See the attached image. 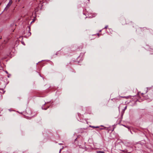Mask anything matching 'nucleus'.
I'll use <instances>...</instances> for the list:
<instances>
[{
  "label": "nucleus",
  "mask_w": 153,
  "mask_h": 153,
  "mask_svg": "<svg viewBox=\"0 0 153 153\" xmlns=\"http://www.w3.org/2000/svg\"><path fill=\"white\" fill-rule=\"evenodd\" d=\"M12 2H12V0H10L9 1L6 7L5 8L4 10H7L11 6L12 4Z\"/></svg>",
  "instance_id": "2"
},
{
  "label": "nucleus",
  "mask_w": 153,
  "mask_h": 153,
  "mask_svg": "<svg viewBox=\"0 0 153 153\" xmlns=\"http://www.w3.org/2000/svg\"><path fill=\"white\" fill-rule=\"evenodd\" d=\"M111 100H113L114 101H119L120 100V99L119 98H114L112 99H111Z\"/></svg>",
  "instance_id": "3"
},
{
  "label": "nucleus",
  "mask_w": 153,
  "mask_h": 153,
  "mask_svg": "<svg viewBox=\"0 0 153 153\" xmlns=\"http://www.w3.org/2000/svg\"><path fill=\"white\" fill-rule=\"evenodd\" d=\"M29 33H30V35H31V33L30 32Z\"/></svg>",
  "instance_id": "12"
},
{
  "label": "nucleus",
  "mask_w": 153,
  "mask_h": 153,
  "mask_svg": "<svg viewBox=\"0 0 153 153\" xmlns=\"http://www.w3.org/2000/svg\"><path fill=\"white\" fill-rule=\"evenodd\" d=\"M26 112L27 114L28 115V116H30V117H33L36 115L37 114L36 112H34L33 113V111L30 109H27L26 110Z\"/></svg>",
  "instance_id": "1"
},
{
  "label": "nucleus",
  "mask_w": 153,
  "mask_h": 153,
  "mask_svg": "<svg viewBox=\"0 0 153 153\" xmlns=\"http://www.w3.org/2000/svg\"><path fill=\"white\" fill-rule=\"evenodd\" d=\"M108 27V26L107 25V26H106L104 28L105 29H106L107 28V27Z\"/></svg>",
  "instance_id": "9"
},
{
  "label": "nucleus",
  "mask_w": 153,
  "mask_h": 153,
  "mask_svg": "<svg viewBox=\"0 0 153 153\" xmlns=\"http://www.w3.org/2000/svg\"><path fill=\"white\" fill-rule=\"evenodd\" d=\"M106 128L105 127H104L103 128H100V130H103V129H105Z\"/></svg>",
  "instance_id": "7"
},
{
  "label": "nucleus",
  "mask_w": 153,
  "mask_h": 153,
  "mask_svg": "<svg viewBox=\"0 0 153 153\" xmlns=\"http://www.w3.org/2000/svg\"><path fill=\"white\" fill-rule=\"evenodd\" d=\"M92 127L93 128H98L99 127L98 126H92Z\"/></svg>",
  "instance_id": "8"
},
{
  "label": "nucleus",
  "mask_w": 153,
  "mask_h": 153,
  "mask_svg": "<svg viewBox=\"0 0 153 153\" xmlns=\"http://www.w3.org/2000/svg\"><path fill=\"white\" fill-rule=\"evenodd\" d=\"M89 1V0H88Z\"/></svg>",
  "instance_id": "14"
},
{
  "label": "nucleus",
  "mask_w": 153,
  "mask_h": 153,
  "mask_svg": "<svg viewBox=\"0 0 153 153\" xmlns=\"http://www.w3.org/2000/svg\"><path fill=\"white\" fill-rule=\"evenodd\" d=\"M29 30H30V27H29Z\"/></svg>",
  "instance_id": "11"
},
{
  "label": "nucleus",
  "mask_w": 153,
  "mask_h": 153,
  "mask_svg": "<svg viewBox=\"0 0 153 153\" xmlns=\"http://www.w3.org/2000/svg\"><path fill=\"white\" fill-rule=\"evenodd\" d=\"M97 153H105L103 151H97Z\"/></svg>",
  "instance_id": "5"
},
{
  "label": "nucleus",
  "mask_w": 153,
  "mask_h": 153,
  "mask_svg": "<svg viewBox=\"0 0 153 153\" xmlns=\"http://www.w3.org/2000/svg\"><path fill=\"white\" fill-rule=\"evenodd\" d=\"M143 93H142V96H143Z\"/></svg>",
  "instance_id": "13"
},
{
  "label": "nucleus",
  "mask_w": 153,
  "mask_h": 153,
  "mask_svg": "<svg viewBox=\"0 0 153 153\" xmlns=\"http://www.w3.org/2000/svg\"><path fill=\"white\" fill-rule=\"evenodd\" d=\"M119 97H122V98H124L126 99H128L129 98V97H128V96H123V97L120 96Z\"/></svg>",
  "instance_id": "4"
},
{
  "label": "nucleus",
  "mask_w": 153,
  "mask_h": 153,
  "mask_svg": "<svg viewBox=\"0 0 153 153\" xmlns=\"http://www.w3.org/2000/svg\"><path fill=\"white\" fill-rule=\"evenodd\" d=\"M127 106H126L125 107L124 109L123 110V113H124L126 109Z\"/></svg>",
  "instance_id": "6"
},
{
  "label": "nucleus",
  "mask_w": 153,
  "mask_h": 153,
  "mask_svg": "<svg viewBox=\"0 0 153 153\" xmlns=\"http://www.w3.org/2000/svg\"><path fill=\"white\" fill-rule=\"evenodd\" d=\"M35 21V19H34L33 20V21L31 22V23H32L33 22H34Z\"/></svg>",
  "instance_id": "10"
}]
</instances>
